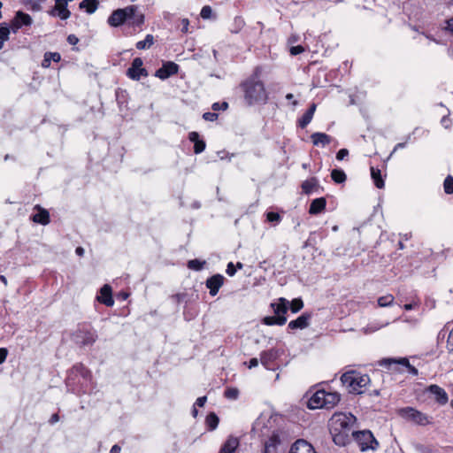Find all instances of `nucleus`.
<instances>
[{
    "label": "nucleus",
    "instance_id": "60",
    "mask_svg": "<svg viewBox=\"0 0 453 453\" xmlns=\"http://www.w3.org/2000/svg\"><path fill=\"white\" fill-rule=\"evenodd\" d=\"M257 365H258V359L256 357L251 358L248 365L250 369L257 367Z\"/></svg>",
    "mask_w": 453,
    "mask_h": 453
},
{
    "label": "nucleus",
    "instance_id": "8",
    "mask_svg": "<svg viewBox=\"0 0 453 453\" xmlns=\"http://www.w3.org/2000/svg\"><path fill=\"white\" fill-rule=\"evenodd\" d=\"M400 415L403 418L410 421H412L418 425L424 426L428 423L427 417L424 413L411 407L401 409Z\"/></svg>",
    "mask_w": 453,
    "mask_h": 453
},
{
    "label": "nucleus",
    "instance_id": "20",
    "mask_svg": "<svg viewBox=\"0 0 453 453\" xmlns=\"http://www.w3.org/2000/svg\"><path fill=\"white\" fill-rule=\"evenodd\" d=\"M289 453H316L311 444L304 440H297L290 449Z\"/></svg>",
    "mask_w": 453,
    "mask_h": 453
},
{
    "label": "nucleus",
    "instance_id": "12",
    "mask_svg": "<svg viewBox=\"0 0 453 453\" xmlns=\"http://www.w3.org/2000/svg\"><path fill=\"white\" fill-rule=\"evenodd\" d=\"M224 281V276L219 273L214 274L206 280L205 286L209 289V293L211 296H215L218 294Z\"/></svg>",
    "mask_w": 453,
    "mask_h": 453
},
{
    "label": "nucleus",
    "instance_id": "58",
    "mask_svg": "<svg viewBox=\"0 0 453 453\" xmlns=\"http://www.w3.org/2000/svg\"><path fill=\"white\" fill-rule=\"evenodd\" d=\"M441 123L445 128H449L451 125V121L447 116L441 118Z\"/></svg>",
    "mask_w": 453,
    "mask_h": 453
},
{
    "label": "nucleus",
    "instance_id": "32",
    "mask_svg": "<svg viewBox=\"0 0 453 453\" xmlns=\"http://www.w3.org/2000/svg\"><path fill=\"white\" fill-rule=\"evenodd\" d=\"M318 187H319V181L314 177L310 178L302 183V189H303V193H305L307 195L312 193L315 190V188H317Z\"/></svg>",
    "mask_w": 453,
    "mask_h": 453
},
{
    "label": "nucleus",
    "instance_id": "9",
    "mask_svg": "<svg viewBox=\"0 0 453 453\" xmlns=\"http://www.w3.org/2000/svg\"><path fill=\"white\" fill-rule=\"evenodd\" d=\"M280 354L276 349H270L268 350L262 351L260 354V362L262 365L267 370L274 371L276 369V360Z\"/></svg>",
    "mask_w": 453,
    "mask_h": 453
},
{
    "label": "nucleus",
    "instance_id": "53",
    "mask_svg": "<svg viewBox=\"0 0 453 453\" xmlns=\"http://www.w3.org/2000/svg\"><path fill=\"white\" fill-rule=\"evenodd\" d=\"M226 273L229 276H234L236 273V267L234 266L233 262H229L226 265Z\"/></svg>",
    "mask_w": 453,
    "mask_h": 453
},
{
    "label": "nucleus",
    "instance_id": "41",
    "mask_svg": "<svg viewBox=\"0 0 453 453\" xmlns=\"http://www.w3.org/2000/svg\"><path fill=\"white\" fill-rule=\"evenodd\" d=\"M394 300H395V297L392 295L388 294V295L379 297L378 305L380 307H388V306H390L391 304H393Z\"/></svg>",
    "mask_w": 453,
    "mask_h": 453
},
{
    "label": "nucleus",
    "instance_id": "1",
    "mask_svg": "<svg viewBox=\"0 0 453 453\" xmlns=\"http://www.w3.org/2000/svg\"><path fill=\"white\" fill-rule=\"evenodd\" d=\"M356 422V417L351 413H334L330 418L329 429L334 442L338 446H345L349 441L350 434L355 431L352 427Z\"/></svg>",
    "mask_w": 453,
    "mask_h": 453
},
{
    "label": "nucleus",
    "instance_id": "62",
    "mask_svg": "<svg viewBox=\"0 0 453 453\" xmlns=\"http://www.w3.org/2000/svg\"><path fill=\"white\" fill-rule=\"evenodd\" d=\"M446 29L453 34V17L447 20Z\"/></svg>",
    "mask_w": 453,
    "mask_h": 453
},
{
    "label": "nucleus",
    "instance_id": "22",
    "mask_svg": "<svg viewBox=\"0 0 453 453\" xmlns=\"http://www.w3.org/2000/svg\"><path fill=\"white\" fill-rule=\"evenodd\" d=\"M288 304L289 302L287 299L280 297L277 302L272 303L271 307L276 316H286L288 310Z\"/></svg>",
    "mask_w": 453,
    "mask_h": 453
},
{
    "label": "nucleus",
    "instance_id": "61",
    "mask_svg": "<svg viewBox=\"0 0 453 453\" xmlns=\"http://www.w3.org/2000/svg\"><path fill=\"white\" fill-rule=\"evenodd\" d=\"M59 420V416L58 413H54L50 418L49 419V423L50 425H54L55 423H57L58 421Z\"/></svg>",
    "mask_w": 453,
    "mask_h": 453
},
{
    "label": "nucleus",
    "instance_id": "30",
    "mask_svg": "<svg viewBox=\"0 0 453 453\" xmlns=\"http://www.w3.org/2000/svg\"><path fill=\"white\" fill-rule=\"evenodd\" d=\"M287 322L286 316H267L262 319V323L266 326H283Z\"/></svg>",
    "mask_w": 453,
    "mask_h": 453
},
{
    "label": "nucleus",
    "instance_id": "11",
    "mask_svg": "<svg viewBox=\"0 0 453 453\" xmlns=\"http://www.w3.org/2000/svg\"><path fill=\"white\" fill-rule=\"evenodd\" d=\"M179 71V65L172 61H168L163 64L162 67L157 69L155 73V76L160 80H166L172 75H174Z\"/></svg>",
    "mask_w": 453,
    "mask_h": 453
},
{
    "label": "nucleus",
    "instance_id": "47",
    "mask_svg": "<svg viewBox=\"0 0 453 453\" xmlns=\"http://www.w3.org/2000/svg\"><path fill=\"white\" fill-rule=\"evenodd\" d=\"M9 35H10L9 26L6 23H2L0 25V36L7 41L9 39Z\"/></svg>",
    "mask_w": 453,
    "mask_h": 453
},
{
    "label": "nucleus",
    "instance_id": "26",
    "mask_svg": "<svg viewBox=\"0 0 453 453\" xmlns=\"http://www.w3.org/2000/svg\"><path fill=\"white\" fill-rule=\"evenodd\" d=\"M326 205V201L325 197L316 198L311 201L309 208V213L311 215H317L321 213Z\"/></svg>",
    "mask_w": 453,
    "mask_h": 453
},
{
    "label": "nucleus",
    "instance_id": "52",
    "mask_svg": "<svg viewBox=\"0 0 453 453\" xmlns=\"http://www.w3.org/2000/svg\"><path fill=\"white\" fill-rule=\"evenodd\" d=\"M290 51V54L293 55V56H296L298 54H301L304 51V48L301 45H297V46H292L289 50Z\"/></svg>",
    "mask_w": 453,
    "mask_h": 453
},
{
    "label": "nucleus",
    "instance_id": "45",
    "mask_svg": "<svg viewBox=\"0 0 453 453\" xmlns=\"http://www.w3.org/2000/svg\"><path fill=\"white\" fill-rule=\"evenodd\" d=\"M238 395H239V390L237 388H228L224 392V395L227 399H231V400L237 399Z\"/></svg>",
    "mask_w": 453,
    "mask_h": 453
},
{
    "label": "nucleus",
    "instance_id": "44",
    "mask_svg": "<svg viewBox=\"0 0 453 453\" xmlns=\"http://www.w3.org/2000/svg\"><path fill=\"white\" fill-rule=\"evenodd\" d=\"M303 307V303L300 298L293 299L290 303V310L293 313L298 312Z\"/></svg>",
    "mask_w": 453,
    "mask_h": 453
},
{
    "label": "nucleus",
    "instance_id": "42",
    "mask_svg": "<svg viewBox=\"0 0 453 453\" xmlns=\"http://www.w3.org/2000/svg\"><path fill=\"white\" fill-rule=\"evenodd\" d=\"M46 0H26V5L33 12H39L42 9V4Z\"/></svg>",
    "mask_w": 453,
    "mask_h": 453
},
{
    "label": "nucleus",
    "instance_id": "16",
    "mask_svg": "<svg viewBox=\"0 0 453 453\" xmlns=\"http://www.w3.org/2000/svg\"><path fill=\"white\" fill-rule=\"evenodd\" d=\"M326 390H317L309 399L307 406L311 410L325 408Z\"/></svg>",
    "mask_w": 453,
    "mask_h": 453
},
{
    "label": "nucleus",
    "instance_id": "31",
    "mask_svg": "<svg viewBox=\"0 0 453 453\" xmlns=\"http://www.w3.org/2000/svg\"><path fill=\"white\" fill-rule=\"evenodd\" d=\"M60 59L61 56L58 52H46L42 62V66L43 68H49L51 61L58 63Z\"/></svg>",
    "mask_w": 453,
    "mask_h": 453
},
{
    "label": "nucleus",
    "instance_id": "18",
    "mask_svg": "<svg viewBox=\"0 0 453 453\" xmlns=\"http://www.w3.org/2000/svg\"><path fill=\"white\" fill-rule=\"evenodd\" d=\"M34 209L38 211L31 216V219L35 223L46 226L50 222V213L46 209L42 208L39 204L35 205Z\"/></svg>",
    "mask_w": 453,
    "mask_h": 453
},
{
    "label": "nucleus",
    "instance_id": "64",
    "mask_svg": "<svg viewBox=\"0 0 453 453\" xmlns=\"http://www.w3.org/2000/svg\"><path fill=\"white\" fill-rule=\"evenodd\" d=\"M416 306H417V303H412L404 304L403 308L405 311H411V310L414 309Z\"/></svg>",
    "mask_w": 453,
    "mask_h": 453
},
{
    "label": "nucleus",
    "instance_id": "43",
    "mask_svg": "<svg viewBox=\"0 0 453 453\" xmlns=\"http://www.w3.org/2000/svg\"><path fill=\"white\" fill-rule=\"evenodd\" d=\"M444 192L448 195L453 193V177L448 175L443 182Z\"/></svg>",
    "mask_w": 453,
    "mask_h": 453
},
{
    "label": "nucleus",
    "instance_id": "33",
    "mask_svg": "<svg viewBox=\"0 0 453 453\" xmlns=\"http://www.w3.org/2000/svg\"><path fill=\"white\" fill-rule=\"evenodd\" d=\"M98 0H83L80 3V9H86L88 14L94 13L98 7Z\"/></svg>",
    "mask_w": 453,
    "mask_h": 453
},
{
    "label": "nucleus",
    "instance_id": "63",
    "mask_svg": "<svg viewBox=\"0 0 453 453\" xmlns=\"http://www.w3.org/2000/svg\"><path fill=\"white\" fill-rule=\"evenodd\" d=\"M121 448L118 444H115L111 447L110 453H120Z\"/></svg>",
    "mask_w": 453,
    "mask_h": 453
},
{
    "label": "nucleus",
    "instance_id": "46",
    "mask_svg": "<svg viewBox=\"0 0 453 453\" xmlns=\"http://www.w3.org/2000/svg\"><path fill=\"white\" fill-rule=\"evenodd\" d=\"M266 219L269 222L278 224L281 220V217L278 212L269 211L266 213Z\"/></svg>",
    "mask_w": 453,
    "mask_h": 453
},
{
    "label": "nucleus",
    "instance_id": "13",
    "mask_svg": "<svg viewBox=\"0 0 453 453\" xmlns=\"http://www.w3.org/2000/svg\"><path fill=\"white\" fill-rule=\"evenodd\" d=\"M426 392L429 395L430 397H433L438 403L443 405L448 403V395L446 391L439 387L438 385H430Z\"/></svg>",
    "mask_w": 453,
    "mask_h": 453
},
{
    "label": "nucleus",
    "instance_id": "36",
    "mask_svg": "<svg viewBox=\"0 0 453 453\" xmlns=\"http://www.w3.org/2000/svg\"><path fill=\"white\" fill-rule=\"evenodd\" d=\"M137 10L134 12L132 17L129 18L127 24L133 27H141L144 22V16L142 14H137Z\"/></svg>",
    "mask_w": 453,
    "mask_h": 453
},
{
    "label": "nucleus",
    "instance_id": "29",
    "mask_svg": "<svg viewBox=\"0 0 453 453\" xmlns=\"http://www.w3.org/2000/svg\"><path fill=\"white\" fill-rule=\"evenodd\" d=\"M341 400L340 394L336 392H326L325 396V409L334 408Z\"/></svg>",
    "mask_w": 453,
    "mask_h": 453
},
{
    "label": "nucleus",
    "instance_id": "51",
    "mask_svg": "<svg viewBox=\"0 0 453 453\" xmlns=\"http://www.w3.org/2000/svg\"><path fill=\"white\" fill-rule=\"evenodd\" d=\"M411 134H409V135L406 137V141H405V142L397 143V144L395 146V148H394L393 151L391 152L390 157H391V156H392V155H393V154H394L397 150L405 148V147H406V145H407V143H408V142L411 140Z\"/></svg>",
    "mask_w": 453,
    "mask_h": 453
},
{
    "label": "nucleus",
    "instance_id": "17",
    "mask_svg": "<svg viewBox=\"0 0 453 453\" xmlns=\"http://www.w3.org/2000/svg\"><path fill=\"white\" fill-rule=\"evenodd\" d=\"M96 300L107 307H111L114 304L111 287L108 284H104L100 288V295L96 296Z\"/></svg>",
    "mask_w": 453,
    "mask_h": 453
},
{
    "label": "nucleus",
    "instance_id": "57",
    "mask_svg": "<svg viewBox=\"0 0 453 453\" xmlns=\"http://www.w3.org/2000/svg\"><path fill=\"white\" fill-rule=\"evenodd\" d=\"M206 400H207L206 396L198 397L196 399L194 406L203 407L205 404Z\"/></svg>",
    "mask_w": 453,
    "mask_h": 453
},
{
    "label": "nucleus",
    "instance_id": "37",
    "mask_svg": "<svg viewBox=\"0 0 453 453\" xmlns=\"http://www.w3.org/2000/svg\"><path fill=\"white\" fill-rule=\"evenodd\" d=\"M244 25H245L244 19L240 16H236L234 19L233 23L230 27L231 33H233V34L239 33L242 29Z\"/></svg>",
    "mask_w": 453,
    "mask_h": 453
},
{
    "label": "nucleus",
    "instance_id": "14",
    "mask_svg": "<svg viewBox=\"0 0 453 453\" xmlns=\"http://www.w3.org/2000/svg\"><path fill=\"white\" fill-rule=\"evenodd\" d=\"M392 364H399V365L405 366L408 369V372L414 376H417L418 374V369L416 367H414L413 365H411L406 357H403V358H399V359L384 358L380 361V365L385 366V367H389Z\"/></svg>",
    "mask_w": 453,
    "mask_h": 453
},
{
    "label": "nucleus",
    "instance_id": "7",
    "mask_svg": "<svg viewBox=\"0 0 453 453\" xmlns=\"http://www.w3.org/2000/svg\"><path fill=\"white\" fill-rule=\"evenodd\" d=\"M353 436L357 441L362 451L367 449H375L379 443L370 431H361L353 433Z\"/></svg>",
    "mask_w": 453,
    "mask_h": 453
},
{
    "label": "nucleus",
    "instance_id": "55",
    "mask_svg": "<svg viewBox=\"0 0 453 453\" xmlns=\"http://www.w3.org/2000/svg\"><path fill=\"white\" fill-rule=\"evenodd\" d=\"M8 355V350L5 348H0V365L3 364Z\"/></svg>",
    "mask_w": 453,
    "mask_h": 453
},
{
    "label": "nucleus",
    "instance_id": "2",
    "mask_svg": "<svg viewBox=\"0 0 453 453\" xmlns=\"http://www.w3.org/2000/svg\"><path fill=\"white\" fill-rule=\"evenodd\" d=\"M65 384L68 390L76 395L90 394L93 390L92 373L83 364H75L68 371Z\"/></svg>",
    "mask_w": 453,
    "mask_h": 453
},
{
    "label": "nucleus",
    "instance_id": "15",
    "mask_svg": "<svg viewBox=\"0 0 453 453\" xmlns=\"http://www.w3.org/2000/svg\"><path fill=\"white\" fill-rule=\"evenodd\" d=\"M32 22L33 19L29 14L19 11L12 21V29L16 33L22 26H30Z\"/></svg>",
    "mask_w": 453,
    "mask_h": 453
},
{
    "label": "nucleus",
    "instance_id": "6",
    "mask_svg": "<svg viewBox=\"0 0 453 453\" xmlns=\"http://www.w3.org/2000/svg\"><path fill=\"white\" fill-rule=\"evenodd\" d=\"M137 10V6L129 5L122 9H117L108 18V24L111 27H118L125 23H127L129 18L132 17L134 12Z\"/></svg>",
    "mask_w": 453,
    "mask_h": 453
},
{
    "label": "nucleus",
    "instance_id": "54",
    "mask_svg": "<svg viewBox=\"0 0 453 453\" xmlns=\"http://www.w3.org/2000/svg\"><path fill=\"white\" fill-rule=\"evenodd\" d=\"M349 155V150L347 149H341L336 154L337 160H343Z\"/></svg>",
    "mask_w": 453,
    "mask_h": 453
},
{
    "label": "nucleus",
    "instance_id": "27",
    "mask_svg": "<svg viewBox=\"0 0 453 453\" xmlns=\"http://www.w3.org/2000/svg\"><path fill=\"white\" fill-rule=\"evenodd\" d=\"M317 105L315 104H311L309 109L303 113V115L298 119V127L301 128H305L311 121L314 112L316 111Z\"/></svg>",
    "mask_w": 453,
    "mask_h": 453
},
{
    "label": "nucleus",
    "instance_id": "25",
    "mask_svg": "<svg viewBox=\"0 0 453 453\" xmlns=\"http://www.w3.org/2000/svg\"><path fill=\"white\" fill-rule=\"evenodd\" d=\"M188 139L190 142H194V152L196 154H200L205 150V142L199 139V134L197 132H190L188 134Z\"/></svg>",
    "mask_w": 453,
    "mask_h": 453
},
{
    "label": "nucleus",
    "instance_id": "50",
    "mask_svg": "<svg viewBox=\"0 0 453 453\" xmlns=\"http://www.w3.org/2000/svg\"><path fill=\"white\" fill-rule=\"evenodd\" d=\"M219 115L216 112H205L203 114V119L206 121H215L218 119Z\"/></svg>",
    "mask_w": 453,
    "mask_h": 453
},
{
    "label": "nucleus",
    "instance_id": "34",
    "mask_svg": "<svg viewBox=\"0 0 453 453\" xmlns=\"http://www.w3.org/2000/svg\"><path fill=\"white\" fill-rule=\"evenodd\" d=\"M371 176H372V179L373 180L374 185L378 188H384L385 183L382 179L381 173H380V169H377V168H374L373 166H372L371 167Z\"/></svg>",
    "mask_w": 453,
    "mask_h": 453
},
{
    "label": "nucleus",
    "instance_id": "4",
    "mask_svg": "<svg viewBox=\"0 0 453 453\" xmlns=\"http://www.w3.org/2000/svg\"><path fill=\"white\" fill-rule=\"evenodd\" d=\"M341 381L350 393L362 394L363 388L370 382V377L357 371H349L341 376Z\"/></svg>",
    "mask_w": 453,
    "mask_h": 453
},
{
    "label": "nucleus",
    "instance_id": "48",
    "mask_svg": "<svg viewBox=\"0 0 453 453\" xmlns=\"http://www.w3.org/2000/svg\"><path fill=\"white\" fill-rule=\"evenodd\" d=\"M212 10L211 6L205 5L202 8L200 15L203 19H210L211 16Z\"/></svg>",
    "mask_w": 453,
    "mask_h": 453
},
{
    "label": "nucleus",
    "instance_id": "24",
    "mask_svg": "<svg viewBox=\"0 0 453 453\" xmlns=\"http://www.w3.org/2000/svg\"><path fill=\"white\" fill-rule=\"evenodd\" d=\"M314 146L325 147L332 142V137L325 133L316 132L311 135Z\"/></svg>",
    "mask_w": 453,
    "mask_h": 453
},
{
    "label": "nucleus",
    "instance_id": "49",
    "mask_svg": "<svg viewBox=\"0 0 453 453\" xmlns=\"http://www.w3.org/2000/svg\"><path fill=\"white\" fill-rule=\"evenodd\" d=\"M227 108H228V104L226 102H222V103L217 102L211 105V109L214 111H217L219 110L226 111Z\"/></svg>",
    "mask_w": 453,
    "mask_h": 453
},
{
    "label": "nucleus",
    "instance_id": "59",
    "mask_svg": "<svg viewBox=\"0 0 453 453\" xmlns=\"http://www.w3.org/2000/svg\"><path fill=\"white\" fill-rule=\"evenodd\" d=\"M67 42L71 45H75L79 42V39L74 35H69Z\"/></svg>",
    "mask_w": 453,
    "mask_h": 453
},
{
    "label": "nucleus",
    "instance_id": "3",
    "mask_svg": "<svg viewBox=\"0 0 453 453\" xmlns=\"http://www.w3.org/2000/svg\"><path fill=\"white\" fill-rule=\"evenodd\" d=\"M241 88L244 94V100L249 106L266 104L268 94L264 83L256 77L242 81Z\"/></svg>",
    "mask_w": 453,
    "mask_h": 453
},
{
    "label": "nucleus",
    "instance_id": "23",
    "mask_svg": "<svg viewBox=\"0 0 453 453\" xmlns=\"http://www.w3.org/2000/svg\"><path fill=\"white\" fill-rule=\"evenodd\" d=\"M49 13L51 16H58L63 20L67 19L71 16V12L68 10L66 3L55 4Z\"/></svg>",
    "mask_w": 453,
    "mask_h": 453
},
{
    "label": "nucleus",
    "instance_id": "21",
    "mask_svg": "<svg viewBox=\"0 0 453 453\" xmlns=\"http://www.w3.org/2000/svg\"><path fill=\"white\" fill-rule=\"evenodd\" d=\"M280 445V439L277 433H273L265 442L263 453H278V447Z\"/></svg>",
    "mask_w": 453,
    "mask_h": 453
},
{
    "label": "nucleus",
    "instance_id": "35",
    "mask_svg": "<svg viewBox=\"0 0 453 453\" xmlns=\"http://www.w3.org/2000/svg\"><path fill=\"white\" fill-rule=\"evenodd\" d=\"M219 417L214 413L211 412L205 419V424L208 427V430L213 431L217 428L219 425Z\"/></svg>",
    "mask_w": 453,
    "mask_h": 453
},
{
    "label": "nucleus",
    "instance_id": "56",
    "mask_svg": "<svg viewBox=\"0 0 453 453\" xmlns=\"http://www.w3.org/2000/svg\"><path fill=\"white\" fill-rule=\"evenodd\" d=\"M181 25H182V27L180 28V31L182 33H187L188 31V26H189V21L188 19H183L181 20Z\"/></svg>",
    "mask_w": 453,
    "mask_h": 453
},
{
    "label": "nucleus",
    "instance_id": "10",
    "mask_svg": "<svg viewBox=\"0 0 453 453\" xmlns=\"http://www.w3.org/2000/svg\"><path fill=\"white\" fill-rule=\"evenodd\" d=\"M142 59L141 58H135L131 66L127 69V75L134 81H139L142 76H148V72L142 67Z\"/></svg>",
    "mask_w": 453,
    "mask_h": 453
},
{
    "label": "nucleus",
    "instance_id": "5",
    "mask_svg": "<svg viewBox=\"0 0 453 453\" xmlns=\"http://www.w3.org/2000/svg\"><path fill=\"white\" fill-rule=\"evenodd\" d=\"M97 340V334L92 328L86 326L79 327L73 334V341L80 347H86L93 345Z\"/></svg>",
    "mask_w": 453,
    "mask_h": 453
},
{
    "label": "nucleus",
    "instance_id": "19",
    "mask_svg": "<svg viewBox=\"0 0 453 453\" xmlns=\"http://www.w3.org/2000/svg\"><path fill=\"white\" fill-rule=\"evenodd\" d=\"M311 318V315L310 313H303L296 319L291 320L288 325V328L291 330L304 329L308 327Z\"/></svg>",
    "mask_w": 453,
    "mask_h": 453
},
{
    "label": "nucleus",
    "instance_id": "39",
    "mask_svg": "<svg viewBox=\"0 0 453 453\" xmlns=\"http://www.w3.org/2000/svg\"><path fill=\"white\" fill-rule=\"evenodd\" d=\"M331 178L335 183H342L346 180V174L341 169H334L331 172Z\"/></svg>",
    "mask_w": 453,
    "mask_h": 453
},
{
    "label": "nucleus",
    "instance_id": "40",
    "mask_svg": "<svg viewBox=\"0 0 453 453\" xmlns=\"http://www.w3.org/2000/svg\"><path fill=\"white\" fill-rule=\"evenodd\" d=\"M206 261L199 259H192L188 261L187 266L188 269L193 271H201L203 269Z\"/></svg>",
    "mask_w": 453,
    "mask_h": 453
},
{
    "label": "nucleus",
    "instance_id": "38",
    "mask_svg": "<svg viewBox=\"0 0 453 453\" xmlns=\"http://www.w3.org/2000/svg\"><path fill=\"white\" fill-rule=\"evenodd\" d=\"M154 43V37L152 35H147L145 39L142 41H139L136 42V48L138 50H146L150 48V46Z\"/></svg>",
    "mask_w": 453,
    "mask_h": 453
},
{
    "label": "nucleus",
    "instance_id": "28",
    "mask_svg": "<svg viewBox=\"0 0 453 453\" xmlns=\"http://www.w3.org/2000/svg\"><path fill=\"white\" fill-rule=\"evenodd\" d=\"M239 446V440L236 437L229 436L221 447L219 453H234Z\"/></svg>",
    "mask_w": 453,
    "mask_h": 453
}]
</instances>
